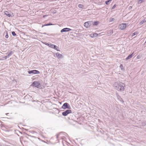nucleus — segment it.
Masks as SVG:
<instances>
[{
  "label": "nucleus",
  "instance_id": "1",
  "mask_svg": "<svg viewBox=\"0 0 146 146\" xmlns=\"http://www.w3.org/2000/svg\"><path fill=\"white\" fill-rule=\"evenodd\" d=\"M114 86L117 90L123 91L124 90V87L125 86V84L121 82H115L114 84Z\"/></svg>",
  "mask_w": 146,
  "mask_h": 146
},
{
  "label": "nucleus",
  "instance_id": "2",
  "mask_svg": "<svg viewBox=\"0 0 146 146\" xmlns=\"http://www.w3.org/2000/svg\"><path fill=\"white\" fill-rule=\"evenodd\" d=\"M62 108L65 109L66 108L70 109H71V107L69 104L67 103H64L62 106Z\"/></svg>",
  "mask_w": 146,
  "mask_h": 146
},
{
  "label": "nucleus",
  "instance_id": "3",
  "mask_svg": "<svg viewBox=\"0 0 146 146\" xmlns=\"http://www.w3.org/2000/svg\"><path fill=\"white\" fill-rule=\"evenodd\" d=\"M32 86L37 88H39L41 86L40 84L37 81L34 82L33 83Z\"/></svg>",
  "mask_w": 146,
  "mask_h": 146
},
{
  "label": "nucleus",
  "instance_id": "4",
  "mask_svg": "<svg viewBox=\"0 0 146 146\" xmlns=\"http://www.w3.org/2000/svg\"><path fill=\"white\" fill-rule=\"evenodd\" d=\"M72 111L70 110H67L62 113V115L64 116H66L68 114L71 113Z\"/></svg>",
  "mask_w": 146,
  "mask_h": 146
},
{
  "label": "nucleus",
  "instance_id": "5",
  "mask_svg": "<svg viewBox=\"0 0 146 146\" xmlns=\"http://www.w3.org/2000/svg\"><path fill=\"white\" fill-rule=\"evenodd\" d=\"M28 73L29 74H39L40 73L39 72L36 70H33L28 71Z\"/></svg>",
  "mask_w": 146,
  "mask_h": 146
},
{
  "label": "nucleus",
  "instance_id": "6",
  "mask_svg": "<svg viewBox=\"0 0 146 146\" xmlns=\"http://www.w3.org/2000/svg\"><path fill=\"white\" fill-rule=\"evenodd\" d=\"M126 23H122L120 25L119 28L121 29H124L126 28Z\"/></svg>",
  "mask_w": 146,
  "mask_h": 146
},
{
  "label": "nucleus",
  "instance_id": "7",
  "mask_svg": "<svg viewBox=\"0 0 146 146\" xmlns=\"http://www.w3.org/2000/svg\"><path fill=\"white\" fill-rule=\"evenodd\" d=\"M71 30L72 29L70 28H66L62 29L60 31V32L61 33H63V32H67Z\"/></svg>",
  "mask_w": 146,
  "mask_h": 146
},
{
  "label": "nucleus",
  "instance_id": "8",
  "mask_svg": "<svg viewBox=\"0 0 146 146\" xmlns=\"http://www.w3.org/2000/svg\"><path fill=\"white\" fill-rule=\"evenodd\" d=\"M90 23V21H88L85 23L84 24V26L87 28H88L90 27L89 23Z\"/></svg>",
  "mask_w": 146,
  "mask_h": 146
},
{
  "label": "nucleus",
  "instance_id": "9",
  "mask_svg": "<svg viewBox=\"0 0 146 146\" xmlns=\"http://www.w3.org/2000/svg\"><path fill=\"white\" fill-rule=\"evenodd\" d=\"M56 57L58 58H62L63 57L62 55L59 54L58 52L56 54Z\"/></svg>",
  "mask_w": 146,
  "mask_h": 146
},
{
  "label": "nucleus",
  "instance_id": "10",
  "mask_svg": "<svg viewBox=\"0 0 146 146\" xmlns=\"http://www.w3.org/2000/svg\"><path fill=\"white\" fill-rule=\"evenodd\" d=\"M50 47L52 48H54V49L56 50L57 51H59V50L58 49V47L56 45H51Z\"/></svg>",
  "mask_w": 146,
  "mask_h": 146
},
{
  "label": "nucleus",
  "instance_id": "11",
  "mask_svg": "<svg viewBox=\"0 0 146 146\" xmlns=\"http://www.w3.org/2000/svg\"><path fill=\"white\" fill-rule=\"evenodd\" d=\"M5 14L8 17H12V15L8 11H5L4 12Z\"/></svg>",
  "mask_w": 146,
  "mask_h": 146
},
{
  "label": "nucleus",
  "instance_id": "12",
  "mask_svg": "<svg viewBox=\"0 0 146 146\" xmlns=\"http://www.w3.org/2000/svg\"><path fill=\"white\" fill-rule=\"evenodd\" d=\"M113 33V31L112 30H109L107 32V35L108 36H110L112 35Z\"/></svg>",
  "mask_w": 146,
  "mask_h": 146
},
{
  "label": "nucleus",
  "instance_id": "13",
  "mask_svg": "<svg viewBox=\"0 0 146 146\" xmlns=\"http://www.w3.org/2000/svg\"><path fill=\"white\" fill-rule=\"evenodd\" d=\"M133 53L129 55L126 58V60H128L131 58L132 56H133Z\"/></svg>",
  "mask_w": 146,
  "mask_h": 146
},
{
  "label": "nucleus",
  "instance_id": "14",
  "mask_svg": "<svg viewBox=\"0 0 146 146\" xmlns=\"http://www.w3.org/2000/svg\"><path fill=\"white\" fill-rule=\"evenodd\" d=\"M13 53V52L12 51H10L8 54V57L9 58L11 56Z\"/></svg>",
  "mask_w": 146,
  "mask_h": 146
},
{
  "label": "nucleus",
  "instance_id": "15",
  "mask_svg": "<svg viewBox=\"0 0 146 146\" xmlns=\"http://www.w3.org/2000/svg\"><path fill=\"white\" fill-rule=\"evenodd\" d=\"M99 22H98V21H95L94 22L93 25H94L97 26L98 25V24H99Z\"/></svg>",
  "mask_w": 146,
  "mask_h": 146
},
{
  "label": "nucleus",
  "instance_id": "16",
  "mask_svg": "<svg viewBox=\"0 0 146 146\" xmlns=\"http://www.w3.org/2000/svg\"><path fill=\"white\" fill-rule=\"evenodd\" d=\"M146 21L145 19H143V20L142 21H141L140 23V25H142V24H143L144 22H145V21Z\"/></svg>",
  "mask_w": 146,
  "mask_h": 146
},
{
  "label": "nucleus",
  "instance_id": "17",
  "mask_svg": "<svg viewBox=\"0 0 146 146\" xmlns=\"http://www.w3.org/2000/svg\"><path fill=\"white\" fill-rule=\"evenodd\" d=\"M145 1V0H138V4L141 3Z\"/></svg>",
  "mask_w": 146,
  "mask_h": 146
},
{
  "label": "nucleus",
  "instance_id": "18",
  "mask_svg": "<svg viewBox=\"0 0 146 146\" xmlns=\"http://www.w3.org/2000/svg\"><path fill=\"white\" fill-rule=\"evenodd\" d=\"M78 7L80 8H82L84 7V6L82 4H79L78 5Z\"/></svg>",
  "mask_w": 146,
  "mask_h": 146
},
{
  "label": "nucleus",
  "instance_id": "19",
  "mask_svg": "<svg viewBox=\"0 0 146 146\" xmlns=\"http://www.w3.org/2000/svg\"><path fill=\"white\" fill-rule=\"evenodd\" d=\"M117 97H118V98L119 100L121 102H123V100L122 99L120 98V96H118H118Z\"/></svg>",
  "mask_w": 146,
  "mask_h": 146
},
{
  "label": "nucleus",
  "instance_id": "20",
  "mask_svg": "<svg viewBox=\"0 0 146 146\" xmlns=\"http://www.w3.org/2000/svg\"><path fill=\"white\" fill-rule=\"evenodd\" d=\"M52 25V24H51L50 23H48L47 24H46L44 25H43L42 27H43V26H48V25Z\"/></svg>",
  "mask_w": 146,
  "mask_h": 146
},
{
  "label": "nucleus",
  "instance_id": "21",
  "mask_svg": "<svg viewBox=\"0 0 146 146\" xmlns=\"http://www.w3.org/2000/svg\"><path fill=\"white\" fill-rule=\"evenodd\" d=\"M12 35L13 36H15L16 35V34L15 33V32L14 31H13L12 33Z\"/></svg>",
  "mask_w": 146,
  "mask_h": 146
},
{
  "label": "nucleus",
  "instance_id": "22",
  "mask_svg": "<svg viewBox=\"0 0 146 146\" xmlns=\"http://www.w3.org/2000/svg\"><path fill=\"white\" fill-rule=\"evenodd\" d=\"M110 2H111L110 1V0H109L107 1H106L105 3L106 5H108L109 4V3Z\"/></svg>",
  "mask_w": 146,
  "mask_h": 146
},
{
  "label": "nucleus",
  "instance_id": "23",
  "mask_svg": "<svg viewBox=\"0 0 146 146\" xmlns=\"http://www.w3.org/2000/svg\"><path fill=\"white\" fill-rule=\"evenodd\" d=\"M137 32H134V33H133L132 35V36H135L136 35H137Z\"/></svg>",
  "mask_w": 146,
  "mask_h": 146
},
{
  "label": "nucleus",
  "instance_id": "24",
  "mask_svg": "<svg viewBox=\"0 0 146 146\" xmlns=\"http://www.w3.org/2000/svg\"><path fill=\"white\" fill-rule=\"evenodd\" d=\"M120 67L121 70L123 69V66L122 64H121L120 66Z\"/></svg>",
  "mask_w": 146,
  "mask_h": 146
},
{
  "label": "nucleus",
  "instance_id": "25",
  "mask_svg": "<svg viewBox=\"0 0 146 146\" xmlns=\"http://www.w3.org/2000/svg\"><path fill=\"white\" fill-rule=\"evenodd\" d=\"M98 34L96 33H95L93 35L94 36H98Z\"/></svg>",
  "mask_w": 146,
  "mask_h": 146
},
{
  "label": "nucleus",
  "instance_id": "26",
  "mask_svg": "<svg viewBox=\"0 0 146 146\" xmlns=\"http://www.w3.org/2000/svg\"><path fill=\"white\" fill-rule=\"evenodd\" d=\"M7 58H9V57H8L7 56L3 58V59L5 60Z\"/></svg>",
  "mask_w": 146,
  "mask_h": 146
},
{
  "label": "nucleus",
  "instance_id": "27",
  "mask_svg": "<svg viewBox=\"0 0 146 146\" xmlns=\"http://www.w3.org/2000/svg\"><path fill=\"white\" fill-rule=\"evenodd\" d=\"M115 20V19L114 18H112L111 19H110V21H113Z\"/></svg>",
  "mask_w": 146,
  "mask_h": 146
},
{
  "label": "nucleus",
  "instance_id": "28",
  "mask_svg": "<svg viewBox=\"0 0 146 146\" xmlns=\"http://www.w3.org/2000/svg\"><path fill=\"white\" fill-rule=\"evenodd\" d=\"M8 36H8V35L7 34L5 35V37L6 38H8Z\"/></svg>",
  "mask_w": 146,
  "mask_h": 146
},
{
  "label": "nucleus",
  "instance_id": "29",
  "mask_svg": "<svg viewBox=\"0 0 146 146\" xmlns=\"http://www.w3.org/2000/svg\"><path fill=\"white\" fill-rule=\"evenodd\" d=\"M140 58V55H138L137 56V59H139V58Z\"/></svg>",
  "mask_w": 146,
  "mask_h": 146
},
{
  "label": "nucleus",
  "instance_id": "30",
  "mask_svg": "<svg viewBox=\"0 0 146 146\" xmlns=\"http://www.w3.org/2000/svg\"><path fill=\"white\" fill-rule=\"evenodd\" d=\"M116 7L115 5H114L112 7V9H113L114 8Z\"/></svg>",
  "mask_w": 146,
  "mask_h": 146
},
{
  "label": "nucleus",
  "instance_id": "31",
  "mask_svg": "<svg viewBox=\"0 0 146 146\" xmlns=\"http://www.w3.org/2000/svg\"><path fill=\"white\" fill-rule=\"evenodd\" d=\"M44 44L47 45H48V44L47 43L45 42V43H44Z\"/></svg>",
  "mask_w": 146,
  "mask_h": 146
},
{
  "label": "nucleus",
  "instance_id": "32",
  "mask_svg": "<svg viewBox=\"0 0 146 146\" xmlns=\"http://www.w3.org/2000/svg\"><path fill=\"white\" fill-rule=\"evenodd\" d=\"M111 2V1L112 0H109Z\"/></svg>",
  "mask_w": 146,
  "mask_h": 146
},
{
  "label": "nucleus",
  "instance_id": "33",
  "mask_svg": "<svg viewBox=\"0 0 146 146\" xmlns=\"http://www.w3.org/2000/svg\"><path fill=\"white\" fill-rule=\"evenodd\" d=\"M45 17V16H44H44H43V17Z\"/></svg>",
  "mask_w": 146,
  "mask_h": 146
}]
</instances>
